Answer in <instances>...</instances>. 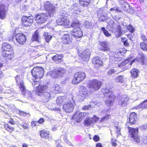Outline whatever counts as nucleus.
<instances>
[{
	"label": "nucleus",
	"instance_id": "obj_1",
	"mask_svg": "<svg viewBox=\"0 0 147 147\" xmlns=\"http://www.w3.org/2000/svg\"><path fill=\"white\" fill-rule=\"evenodd\" d=\"M71 26L73 28L71 30V34L76 38H78L82 37L83 32L80 28V24L78 20L76 18L73 19Z\"/></svg>",
	"mask_w": 147,
	"mask_h": 147
},
{
	"label": "nucleus",
	"instance_id": "obj_2",
	"mask_svg": "<svg viewBox=\"0 0 147 147\" xmlns=\"http://www.w3.org/2000/svg\"><path fill=\"white\" fill-rule=\"evenodd\" d=\"M102 85L101 82L97 80L94 79L92 81L89 85V90L90 92H94L99 89Z\"/></svg>",
	"mask_w": 147,
	"mask_h": 147
},
{
	"label": "nucleus",
	"instance_id": "obj_3",
	"mask_svg": "<svg viewBox=\"0 0 147 147\" xmlns=\"http://www.w3.org/2000/svg\"><path fill=\"white\" fill-rule=\"evenodd\" d=\"M32 74L35 79H40L44 75V69L42 67H34L32 70Z\"/></svg>",
	"mask_w": 147,
	"mask_h": 147
},
{
	"label": "nucleus",
	"instance_id": "obj_4",
	"mask_svg": "<svg viewBox=\"0 0 147 147\" xmlns=\"http://www.w3.org/2000/svg\"><path fill=\"white\" fill-rule=\"evenodd\" d=\"M129 132V136L133 138V141L135 142L138 143L140 141L138 135V129L128 127Z\"/></svg>",
	"mask_w": 147,
	"mask_h": 147
},
{
	"label": "nucleus",
	"instance_id": "obj_5",
	"mask_svg": "<svg viewBox=\"0 0 147 147\" xmlns=\"http://www.w3.org/2000/svg\"><path fill=\"white\" fill-rule=\"evenodd\" d=\"M44 6L45 9L48 11L49 15L50 16H53L56 11V8L49 1L46 2Z\"/></svg>",
	"mask_w": 147,
	"mask_h": 147
},
{
	"label": "nucleus",
	"instance_id": "obj_6",
	"mask_svg": "<svg viewBox=\"0 0 147 147\" xmlns=\"http://www.w3.org/2000/svg\"><path fill=\"white\" fill-rule=\"evenodd\" d=\"M86 77L85 74L83 72L80 71L75 74L72 83L77 84L83 80Z\"/></svg>",
	"mask_w": 147,
	"mask_h": 147
},
{
	"label": "nucleus",
	"instance_id": "obj_7",
	"mask_svg": "<svg viewBox=\"0 0 147 147\" xmlns=\"http://www.w3.org/2000/svg\"><path fill=\"white\" fill-rule=\"evenodd\" d=\"M67 14L64 13L60 15L61 17L58 18L56 21L58 25L64 26L69 25V21L67 17Z\"/></svg>",
	"mask_w": 147,
	"mask_h": 147
},
{
	"label": "nucleus",
	"instance_id": "obj_8",
	"mask_svg": "<svg viewBox=\"0 0 147 147\" xmlns=\"http://www.w3.org/2000/svg\"><path fill=\"white\" fill-rule=\"evenodd\" d=\"M35 18L36 22L40 24L46 22L48 17L46 14L42 13L36 15Z\"/></svg>",
	"mask_w": 147,
	"mask_h": 147
},
{
	"label": "nucleus",
	"instance_id": "obj_9",
	"mask_svg": "<svg viewBox=\"0 0 147 147\" xmlns=\"http://www.w3.org/2000/svg\"><path fill=\"white\" fill-rule=\"evenodd\" d=\"M33 17L32 16H22V25L25 26H30L33 22Z\"/></svg>",
	"mask_w": 147,
	"mask_h": 147
},
{
	"label": "nucleus",
	"instance_id": "obj_10",
	"mask_svg": "<svg viewBox=\"0 0 147 147\" xmlns=\"http://www.w3.org/2000/svg\"><path fill=\"white\" fill-rule=\"evenodd\" d=\"M118 99V104L120 107H123L126 106L127 101L128 100L126 95H123L120 96Z\"/></svg>",
	"mask_w": 147,
	"mask_h": 147
},
{
	"label": "nucleus",
	"instance_id": "obj_11",
	"mask_svg": "<svg viewBox=\"0 0 147 147\" xmlns=\"http://www.w3.org/2000/svg\"><path fill=\"white\" fill-rule=\"evenodd\" d=\"M90 55V50L88 49H86L80 53L79 56L83 60L87 62L89 61Z\"/></svg>",
	"mask_w": 147,
	"mask_h": 147
},
{
	"label": "nucleus",
	"instance_id": "obj_12",
	"mask_svg": "<svg viewBox=\"0 0 147 147\" xmlns=\"http://www.w3.org/2000/svg\"><path fill=\"white\" fill-rule=\"evenodd\" d=\"M74 103L69 102L63 105V108L66 112L69 113L73 111L75 105Z\"/></svg>",
	"mask_w": 147,
	"mask_h": 147
},
{
	"label": "nucleus",
	"instance_id": "obj_13",
	"mask_svg": "<svg viewBox=\"0 0 147 147\" xmlns=\"http://www.w3.org/2000/svg\"><path fill=\"white\" fill-rule=\"evenodd\" d=\"M20 89L21 91L22 94L30 98H32V96L31 93L26 89L22 82H20Z\"/></svg>",
	"mask_w": 147,
	"mask_h": 147
},
{
	"label": "nucleus",
	"instance_id": "obj_14",
	"mask_svg": "<svg viewBox=\"0 0 147 147\" xmlns=\"http://www.w3.org/2000/svg\"><path fill=\"white\" fill-rule=\"evenodd\" d=\"M17 42L21 44H23L26 42V37L24 34L19 33L17 34L15 36Z\"/></svg>",
	"mask_w": 147,
	"mask_h": 147
},
{
	"label": "nucleus",
	"instance_id": "obj_15",
	"mask_svg": "<svg viewBox=\"0 0 147 147\" xmlns=\"http://www.w3.org/2000/svg\"><path fill=\"white\" fill-rule=\"evenodd\" d=\"M2 52L3 56L7 57L9 59H11L13 57L14 52L13 49H10L9 51H4Z\"/></svg>",
	"mask_w": 147,
	"mask_h": 147
},
{
	"label": "nucleus",
	"instance_id": "obj_16",
	"mask_svg": "<svg viewBox=\"0 0 147 147\" xmlns=\"http://www.w3.org/2000/svg\"><path fill=\"white\" fill-rule=\"evenodd\" d=\"M72 39L71 36L68 34H64L62 38V42L65 44H71L72 41Z\"/></svg>",
	"mask_w": 147,
	"mask_h": 147
},
{
	"label": "nucleus",
	"instance_id": "obj_17",
	"mask_svg": "<svg viewBox=\"0 0 147 147\" xmlns=\"http://www.w3.org/2000/svg\"><path fill=\"white\" fill-rule=\"evenodd\" d=\"M99 49L100 50L104 51H108L110 50L108 43L107 41L100 42Z\"/></svg>",
	"mask_w": 147,
	"mask_h": 147
},
{
	"label": "nucleus",
	"instance_id": "obj_18",
	"mask_svg": "<svg viewBox=\"0 0 147 147\" xmlns=\"http://www.w3.org/2000/svg\"><path fill=\"white\" fill-rule=\"evenodd\" d=\"M38 95L41 96L42 101L44 102H48L51 97V93L47 92H44L41 94H38Z\"/></svg>",
	"mask_w": 147,
	"mask_h": 147
},
{
	"label": "nucleus",
	"instance_id": "obj_19",
	"mask_svg": "<svg viewBox=\"0 0 147 147\" xmlns=\"http://www.w3.org/2000/svg\"><path fill=\"white\" fill-rule=\"evenodd\" d=\"M123 53V52L119 50L115 52L113 54V58L114 60L117 62L122 60V54Z\"/></svg>",
	"mask_w": 147,
	"mask_h": 147
},
{
	"label": "nucleus",
	"instance_id": "obj_20",
	"mask_svg": "<svg viewBox=\"0 0 147 147\" xmlns=\"http://www.w3.org/2000/svg\"><path fill=\"white\" fill-rule=\"evenodd\" d=\"M88 91L87 88L84 86H82L80 87L78 96L84 98L88 94Z\"/></svg>",
	"mask_w": 147,
	"mask_h": 147
},
{
	"label": "nucleus",
	"instance_id": "obj_21",
	"mask_svg": "<svg viewBox=\"0 0 147 147\" xmlns=\"http://www.w3.org/2000/svg\"><path fill=\"white\" fill-rule=\"evenodd\" d=\"M92 62L94 65V67H98L103 64L102 61L98 57L94 58L92 60Z\"/></svg>",
	"mask_w": 147,
	"mask_h": 147
},
{
	"label": "nucleus",
	"instance_id": "obj_22",
	"mask_svg": "<svg viewBox=\"0 0 147 147\" xmlns=\"http://www.w3.org/2000/svg\"><path fill=\"white\" fill-rule=\"evenodd\" d=\"M137 115L134 112L131 113L129 116V123L131 125L136 123Z\"/></svg>",
	"mask_w": 147,
	"mask_h": 147
},
{
	"label": "nucleus",
	"instance_id": "obj_23",
	"mask_svg": "<svg viewBox=\"0 0 147 147\" xmlns=\"http://www.w3.org/2000/svg\"><path fill=\"white\" fill-rule=\"evenodd\" d=\"M47 88V86L46 85H40L36 88V91L37 94L38 95V94H41L46 90Z\"/></svg>",
	"mask_w": 147,
	"mask_h": 147
},
{
	"label": "nucleus",
	"instance_id": "obj_24",
	"mask_svg": "<svg viewBox=\"0 0 147 147\" xmlns=\"http://www.w3.org/2000/svg\"><path fill=\"white\" fill-rule=\"evenodd\" d=\"M109 24L111 27L115 30H116V31L119 32L121 30V27L119 25H117L115 23L113 20H110L109 22Z\"/></svg>",
	"mask_w": 147,
	"mask_h": 147
},
{
	"label": "nucleus",
	"instance_id": "obj_25",
	"mask_svg": "<svg viewBox=\"0 0 147 147\" xmlns=\"http://www.w3.org/2000/svg\"><path fill=\"white\" fill-rule=\"evenodd\" d=\"M5 6L3 4L0 5V18L1 19H3L5 18Z\"/></svg>",
	"mask_w": 147,
	"mask_h": 147
},
{
	"label": "nucleus",
	"instance_id": "obj_26",
	"mask_svg": "<svg viewBox=\"0 0 147 147\" xmlns=\"http://www.w3.org/2000/svg\"><path fill=\"white\" fill-rule=\"evenodd\" d=\"M55 70L59 77L62 76L65 72V69L61 67H57Z\"/></svg>",
	"mask_w": 147,
	"mask_h": 147
},
{
	"label": "nucleus",
	"instance_id": "obj_27",
	"mask_svg": "<svg viewBox=\"0 0 147 147\" xmlns=\"http://www.w3.org/2000/svg\"><path fill=\"white\" fill-rule=\"evenodd\" d=\"M80 115V112H76L73 116V119L75 120L77 122L80 123L82 121L81 117Z\"/></svg>",
	"mask_w": 147,
	"mask_h": 147
},
{
	"label": "nucleus",
	"instance_id": "obj_28",
	"mask_svg": "<svg viewBox=\"0 0 147 147\" xmlns=\"http://www.w3.org/2000/svg\"><path fill=\"white\" fill-rule=\"evenodd\" d=\"M62 56L56 54L52 57V60L56 63L61 62L62 61Z\"/></svg>",
	"mask_w": 147,
	"mask_h": 147
},
{
	"label": "nucleus",
	"instance_id": "obj_29",
	"mask_svg": "<svg viewBox=\"0 0 147 147\" xmlns=\"http://www.w3.org/2000/svg\"><path fill=\"white\" fill-rule=\"evenodd\" d=\"M119 3L122 6V7L125 11H128L127 7H129V5L126 3L123 0H120L119 1Z\"/></svg>",
	"mask_w": 147,
	"mask_h": 147
},
{
	"label": "nucleus",
	"instance_id": "obj_30",
	"mask_svg": "<svg viewBox=\"0 0 147 147\" xmlns=\"http://www.w3.org/2000/svg\"><path fill=\"white\" fill-rule=\"evenodd\" d=\"M40 134L42 138H48L49 137V132L43 129L40 131Z\"/></svg>",
	"mask_w": 147,
	"mask_h": 147
},
{
	"label": "nucleus",
	"instance_id": "obj_31",
	"mask_svg": "<svg viewBox=\"0 0 147 147\" xmlns=\"http://www.w3.org/2000/svg\"><path fill=\"white\" fill-rule=\"evenodd\" d=\"M66 100L65 97L64 96H59L57 98L56 102L57 105L60 106L63 102L65 101Z\"/></svg>",
	"mask_w": 147,
	"mask_h": 147
},
{
	"label": "nucleus",
	"instance_id": "obj_32",
	"mask_svg": "<svg viewBox=\"0 0 147 147\" xmlns=\"http://www.w3.org/2000/svg\"><path fill=\"white\" fill-rule=\"evenodd\" d=\"M11 49H12L11 45L9 43L5 42L2 45L1 51V52L7 49L9 50Z\"/></svg>",
	"mask_w": 147,
	"mask_h": 147
},
{
	"label": "nucleus",
	"instance_id": "obj_33",
	"mask_svg": "<svg viewBox=\"0 0 147 147\" xmlns=\"http://www.w3.org/2000/svg\"><path fill=\"white\" fill-rule=\"evenodd\" d=\"M139 71L138 69H132L131 71V76L134 78H137L139 74Z\"/></svg>",
	"mask_w": 147,
	"mask_h": 147
},
{
	"label": "nucleus",
	"instance_id": "obj_34",
	"mask_svg": "<svg viewBox=\"0 0 147 147\" xmlns=\"http://www.w3.org/2000/svg\"><path fill=\"white\" fill-rule=\"evenodd\" d=\"M115 97L114 95L109 96V99L107 101V103L109 106H111L112 105L114 101Z\"/></svg>",
	"mask_w": 147,
	"mask_h": 147
},
{
	"label": "nucleus",
	"instance_id": "obj_35",
	"mask_svg": "<svg viewBox=\"0 0 147 147\" xmlns=\"http://www.w3.org/2000/svg\"><path fill=\"white\" fill-rule=\"evenodd\" d=\"M84 125L85 126L88 127L91 125L93 123V119L91 118H87L84 120Z\"/></svg>",
	"mask_w": 147,
	"mask_h": 147
},
{
	"label": "nucleus",
	"instance_id": "obj_36",
	"mask_svg": "<svg viewBox=\"0 0 147 147\" xmlns=\"http://www.w3.org/2000/svg\"><path fill=\"white\" fill-rule=\"evenodd\" d=\"M53 92L55 93H60L61 92V89L58 84L54 85L53 87Z\"/></svg>",
	"mask_w": 147,
	"mask_h": 147
},
{
	"label": "nucleus",
	"instance_id": "obj_37",
	"mask_svg": "<svg viewBox=\"0 0 147 147\" xmlns=\"http://www.w3.org/2000/svg\"><path fill=\"white\" fill-rule=\"evenodd\" d=\"M80 5L85 7L89 5L90 2V0H79Z\"/></svg>",
	"mask_w": 147,
	"mask_h": 147
},
{
	"label": "nucleus",
	"instance_id": "obj_38",
	"mask_svg": "<svg viewBox=\"0 0 147 147\" xmlns=\"http://www.w3.org/2000/svg\"><path fill=\"white\" fill-rule=\"evenodd\" d=\"M43 36L46 42H49L52 38V36L47 32H44Z\"/></svg>",
	"mask_w": 147,
	"mask_h": 147
},
{
	"label": "nucleus",
	"instance_id": "obj_39",
	"mask_svg": "<svg viewBox=\"0 0 147 147\" xmlns=\"http://www.w3.org/2000/svg\"><path fill=\"white\" fill-rule=\"evenodd\" d=\"M139 108L145 109L147 108V100H146L141 103L138 106Z\"/></svg>",
	"mask_w": 147,
	"mask_h": 147
},
{
	"label": "nucleus",
	"instance_id": "obj_40",
	"mask_svg": "<svg viewBox=\"0 0 147 147\" xmlns=\"http://www.w3.org/2000/svg\"><path fill=\"white\" fill-rule=\"evenodd\" d=\"M130 59H129L124 61H122L121 63L120 64H118V65L119 67L125 66L124 67V68L126 69L125 67L126 68V67H125L127 66L128 64V63H129V61H130Z\"/></svg>",
	"mask_w": 147,
	"mask_h": 147
},
{
	"label": "nucleus",
	"instance_id": "obj_41",
	"mask_svg": "<svg viewBox=\"0 0 147 147\" xmlns=\"http://www.w3.org/2000/svg\"><path fill=\"white\" fill-rule=\"evenodd\" d=\"M50 76L54 78H56L59 77L55 69L53 71H50L49 73Z\"/></svg>",
	"mask_w": 147,
	"mask_h": 147
},
{
	"label": "nucleus",
	"instance_id": "obj_42",
	"mask_svg": "<svg viewBox=\"0 0 147 147\" xmlns=\"http://www.w3.org/2000/svg\"><path fill=\"white\" fill-rule=\"evenodd\" d=\"M32 40L40 42L39 37L38 36V33L36 32H35L32 38Z\"/></svg>",
	"mask_w": 147,
	"mask_h": 147
},
{
	"label": "nucleus",
	"instance_id": "obj_43",
	"mask_svg": "<svg viewBox=\"0 0 147 147\" xmlns=\"http://www.w3.org/2000/svg\"><path fill=\"white\" fill-rule=\"evenodd\" d=\"M140 61V59L138 58V57H137L136 58L134 59L127 66H125V68L126 69H127L128 68H130L131 67V65L133 63L136 62H138Z\"/></svg>",
	"mask_w": 147,
	"mask_h": 147
},
{
	"label": "nucleus",
	"instance_id": "obj_44",
	"mask_svg": "<svg viewBox=\"0 0 147 147\" xmlns=\"http://www.w3.org/2000/svg\"><path fill=\"white\" fill-rule=\"evenodd\" d=\"M140 48L144 51H147V42H142L140 44Z\"/></svg>",
	"mask_w": 147,
	"mask_h": 147
},
{
	"label": "nucleus",
	"instance_id": "obj_45",
	"mask_svg": "<svg viewBox=\"0 0 147 147\" xmlns=\"http://www.w3.org/2000/svg\"><path fill=\"white\" fill-rule=\"evenodd\" d=\"M110 115L107 114L101 118L100 122L101 123L102 122H105L108 120L110 118Z\"/></svg>",
	"mask_w": 147,
	"mask_h": 147
},
{
	"label": "nucleus",
	"instance_id": "obj_46",
	"mask_svg": "<svg viewBox=\"0 0 147 147\" xmlns=\"http://www.w3.org/2000/svg\"><path fill=\"white\" fill-rule=\"evenodd\" d=\"M92 24L91 22L88 21H85L84 23V26L87 28H92Z\"/></svg>",
	"mask_w": 147,
	"mask_h": 147
},
{
	"label": "nucleus",
	"instance_id": "obj_47",
	"mask_svg": "<svg viewBox=\"0 0 147 147\" xmlns=\"http://www.w3.org/2000/svg\"><path fill=\"white\" fill-rule=\"evenodd\" d=\"M5 128L10 133L14 130V129L13 127L10 126L8 124H5L4 125Z\"/></svg>",
	"mask_w": 147,
	"mask_h": 147
},
{
	"label": "nucleus",
	"instance_id": "obj_48",
	"mask_svg": "<svg viewBox=\"0 0 147 147\" xmlns=\"http://www.w3.org/2000/svg\"><path fill=\"white\" fill-rule=\"evenodd\" d=\"M110 11H115L117 12H121L122 11V9H121L118 7H114L110 9Z\"/></svg>",
	"mask_w": 147,
	"mask_h": 147
},
{
	"label": "nucleus",
	"instance_id": "obj_49",
	"mask_svg": "<svg viewBox=\"0 0 147 147\" xmlns=\"http://www.w3.org/2000/svg\"><path fill=\"white\" fill-rule=\"evenodd\" d=\"M121 40L123 43L124 45L128 47L129 45V44L128 42L127 39L125 37L121 38Z\"/></svg>",
	"mask_w": 147,
	"mask_h": 147
},
{
	"label": "nucleus",
	"instance_id": "obj_50",
	"mask_svg": "<svg viewBox=\"0 0 147 147\" xmlns=\"http://www.w3.org/2000/svg\"><path fill=\"white\" fill-rule=\"evenodd\" d=\"M110 91V89L107 87L105 88H103L101 89V92L104 94H107Z\"/></svg>",
	"mask_w": 147,
	"mask_h": 147
},
{
	"label": "nucleus",
	"instance_id": "obj_51",
	"mask_svg": "<svg viewBox=\"0 0 147 147\" xmlns=\"http://www.w3.org/2000/svg\"><path fill=\"white\" fill-rule=\"evenodd\" d=\"M139 58L140 61L142 63H144L145 57L142 53L140 54L139 55Z\"/></svg>",
	"mask_w": 147,
	"mask_h": 147
},
{
	"label": "nucleus",
	"instance_id": "obj_52",
	"mask_svg": "<svg viewBox=\"0 0 147 147\" xmlns=\"http://www.w3.org/2000/svg\"><path fill=\"white\" fill-rule=\"evenodd\" d=\"M101 30L104 34L107 36L108 37L111 35V34L105 29L104 27L102 28Z\"/></svg>",
	"mask_w": 147,
	"mask_h": 147
},
{
	"label": "nucleus",
	"instance_id": "obj_53",
	"mask_svg": "<svg viewBox=\"0 0 147 147\" xmlns=\"http://www.w3.org/2000/svg\"><path fill=\"white\" fill-rule=\"evenodd\" d=\"M116 80L117 82H122L124 81V79L123 78V77L121 76H118L117 77Z\"/></svg>",
	"mask_w": 147,
	"mask_h": 147
},
{
	"label": "nucleus",
	"instance_id": "obj_54",
	"mask_svg": "<svg viewBox=\"0 0 147 147\" xmlns=\"http://www.w3.org/2000/svg\"><path fill=\"white\" fill-rule=\"evenodd\" d=\"M20 77V76L18 75H17L16 77V83L18 84H19V83H20V82H22L23 84V82L22 81H21L20 79L19 78V77Z\"/></svg>",
	"mask_w": 147,
	"mask_h": 147
},
{
	"label": "nucleus",
	"instance_id": "obj_55",
	"mask_svg": "<svg viewBox=\"0 0 147 147\" xmlns=\"http://www.w3.org/2000/svg\"><path fill=\"white\" fill-rule=\"evenodd\" d=\"M32 85L34 88H36L38 87L39 85V83L37 81H33L32 82Z\"/></svg>",
	"mask_w": 147,
	"mask_h": 147
},
{
	"label": "nucleus",
	"instance_id": "obj_56",
	"mask_svg": "<svg viewBox=\"0 0 147 147\" xmlns=\"http://www.w3.org/2000/svg\"><path fill=\"white\" fill-rule=\"evenodd\" d=\"M115 127L116 129V132L118 135L120 134V129L121 128L119 126H115Z\"/></svg>",
	"mask_w": 147,
	"mask_h": 147
},
{
	"label": "nucleus",
	"instance_id": "obj_57",
	"mask_svg": "<svg viewBox=\"0 0 147 147\" xmlns=\"http://www.w3.org/2000/svg\"><path fill=\"white\" fill-rule=\"evenodd\" d=\"M80 116L81 117L82 120L83 118L86 116H88V114L86 113L80 112Z\"/></svg>",
	"mask_w": 147,
	"mask_h": 147
},
{
	"label": "nucleus",
	"instance_id": "obj_58",
	"mask_svg": "<svg viewBox=\"0 0 147 147\" xmlns=\"http://www.w3.org/2000/svg\"><path fill=\"white\" fill-rule=\"evenodd\" d=\"M127 28H128L129 30H130L131 32H132L134 31V28H133V26L131 25H129L127 27Z\"/></svg>",
	"mask_w": 147,
	"mask_h": 147
},
{
	"label": "nucleus",
	"instance_id": "obj_59",
	"mask_svg": "<svg viewBox=\"0 0 147 147\" xmlns=\"http://www.w3.org/2000/svg\"><path fill=\"white\" fill-rule=\"evenodd\" d=\"M19 113L20 115L23 116H26L27 115L29 114V113H25L23 111H19Z\"/></svg>",
	"mask_w": 147,
	"mask_h": 147
},
{
	"label": "nucleus",
	"instance_id": "obj_60",
	"mask_svg": "<svg viewBox=\"0 0 147 147\" xmlns=\"http://www.w3.org/2000/svg\"><path fill=\"white\" fill-rule=\"evenodd\" d=\"M141 38L143 40V42H147V39L145 36L143 34H142L141 36Z\"/></svg>",
	"mask_w": 147,
	"mask_h": 147
},
{
	"label": "nucleus",
	"instance_id": "obj_61",
	"mask_svg": "<svg viewBox=\"0 0 147 147\" xmlns=\"http://www.w3.org/2000/svg\"><path fill=\"white\" fill-rule=\"evenodd\" d=\"M91 107L90 105H85L84 106L82 109L84 110H88Z\"/></svg>",
	"mask_w": 147,
	"mask_h": 147
},
{
	"label": "nucleus",
	"instance_id": "obj_62",
	"mask_svg": "<svg viewBox=\"0 0 147 147\" xmlns=\"http://www.w3.org/2000/svg\"><path fill=\"white\" fill-rule=\"evenodd\" d=\"M93 139L95 141L98 142L100 138L98 136L96 135L94 137Z\"/></svg>",
	"mask_w": 147,
	"mask_h": 147
},
{
	"label": "nucleus",
	"instance_id": "obj_63",
	"mask_svg": "<svg viewBox=\"0 0 147 147\" xmlns=\"http://www.w3.org/2000/svg\"><path fill=\"white\" fill-rule=\"evenodd\" d=\"M91 118L93 119V123H95L99 120V118L95 116H94V117L93 118Z\"/></svg>",
	"mask_w": 147,
	"mask_h": 147
},
{
	"label": "nucleus",
	"instance_id": "obj_64",
	"mask_svg": "<svg viewBox=\"0 0 147 147\" xmlns=\"http://www.w3.org/2000/svg\"><path fill=\"white\" fill-rule=\"evenodd\" d=\"M115 72V70L113 69L109 70L107 72V74L110 75H111Z\"/></svg>",
	"mask_w": 147,
	"mask_h": 147
}]
</instances>
